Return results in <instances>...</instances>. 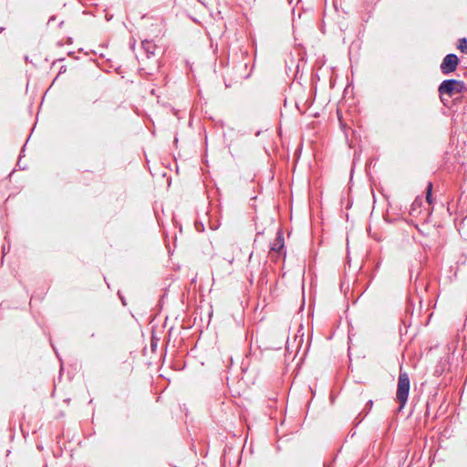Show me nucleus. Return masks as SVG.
Instances as JSON below:
<instances>
[{"mask_svg": "<svg viewBox=\"0 0 467 467\" xmlns=\"http://www.w3.org/2000/svg\"><path fill=\"white\" fill-rule=\"evenodd\" d=\"M142 48L144 49L145 53L147 54V57H150V56H153L155 54L156 50V45L149 40H144L141 43Z\"/></svg>", "mask_w": 467, "mask_h": 467, "instance_id": "39448f33", "label": "nucleus"}, {"mask_svg": "<svg viewBox=\"0 0 467 467\" xmlns=\"http://www.w3.org/2000/svg\"><path fill=\"white\" fill-rule=\"evenodd\" d=\"M284 247H285L284 235H283L282 230H279L277 232V235H276L274 243L271 244L270 251L280 254L283 251Z\"/></svg>", "mask_w": 467, "mask_h": 467, "instance_id": "20e7f679", "label": "nucleus"}, {"mask_svg": "<svg viewBox=\"0 0 467 467\" xmlns=\"http://www.w3.org/2000/svg\"><path fill=\"white\" fill-rule=\"evenodd\" d=\"M457 48L463 54L467 55V38L462 37L458 40Z\"/></svg>", "mask_w": 467, "mask_h": 467, "instance_id": "423d86ee", "label": "nucleus"}, {"mask_svg": "<svg viewBox=\"0 0 467 467\" xmlns=\"http://www.w3.org/2000/svg\"><path fill=\"white\" fill-rule=\"evenodd\" d=\"M459 58L455 54H448L446 55L440 66L441 71L443 75H449L454 72L457 69L459 65Z\"/></svg>", "mask_w": 467, "mask_h": 467, "instance_id": "7ed1b4c3", "label": "nucleus"}, {"mask_svg": "<svg viewBox=\"0 0 467 467\" xmlns=\"http://www.w3.org/2000/svg\"><path fill=\"white\" fill-rule=\"evenodd\" d=\"M426 201L429 204L432 203V183L429 182L427 186Z\"/></svg>", "mask_w": 467, "mask_h": 467, "instance_id": "0eeeda50", "label": "nucleus"}, {"mask_svg": "<svg viewBox=\"0 0 467 467\" xmlns=\"http://www.w3.org/2000/svg\"><path fill=\"white\" fill-rule=\"evenodd\" d=\"M421 203V201L420 200H418L416 199L413 202H412V209L414 210L416 208V206H420Z\"/></svg>", "mask_w": 467, "mask_h": 467, "instance_id": "6e6552de", "label": "nucleus"}, {"mask_svg": "<svg viewBox=\"0 0 467 467\" xmlns=\"http://www.w3.org/2000/svg\"><path fill=\"white\" fill-rule=\"evenodd\" d=\"M292 1H293V0H288L289 4H291V3H292Z\"/></svg>", "mask_w": 467, "mask_h": 467, "instance_id": "9b49d317", "label": "nucleus"}, {"mask_svg": "<svg viewBox=\"0 0 467 467\" xmlns=\"http://www.w3.org/2000/svg\"><path fill=\"white\" fill-rule=\"evenodd\" d=\"M372 405H373V401L371 400L367 402L366 408L367 407H368V410H367L366 414H368V412L371 409Z\"/></svg>", "mask_w": 467, "mask_h": 467, "instance_id": "1a4fd4ad", "label": "nucleus"}, {"mask_svg": "<svg viewBox=\"0 0 467 467\" xmlns=\"http://www.w3.org/2000/svg\"><path fill=\"white\" fill-rule=\"evenodd\" d=\"M466 90V85L463 81L450 78L443 80L439 88L438 92L441 97V100L443 103V105H446V102L443 99L444 95H448L449 97H452L457 94H462Z\"/></svg>", "mask_w": 467, "mask_h": 467, "instance_id": "f257e3e1", "label": "nucleus"}, {"mask_svg": "<svg viewBox=\"0 0 467 467\" xmlns=\"http://www.w3.org/2000/svg\"><path fill=\"white\" fill-rule=\"evenodd\" d=\"M56 17L53 16L48 19L47 24H50L51 22L55 21Z\"/></svg>", "mask_w": 467, "mask_h": 467, "instance_id": "9d476101", "label": "nucleus"}, {"mask_svg": "<svg viewBox=\"0 0 467 467\" xmlns=\"http://www.w3.org/2000/svg\"><path fill=\"white\" fill-rule=\"evenodd\" d=\"M410 389V382L408 373L400 371L399 379H398V388H397V400L400 404V409H402L409 397Z\"/></svg>", "mask_w": 467, "mask_h": 467, "instance_id": "f03ea898", "label": "nucleus"}]
</instances>
